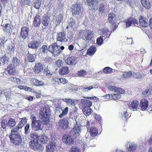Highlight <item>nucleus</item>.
Wrapping results in <instances>:
<instances>
[{
	"label": "nucleus",
	"mask_w": 152,
	"mask_h": 152,
	"mask_svg": "<svg viewBox=\"0 0 152 152\" xmlns=\"http://www.w3.org/2000/svg\"><path fill=\"white\" fill-rule=\"evenodd\" d=\"M143 6L147 9H149L151 7V4L148 0H141Z\"/></svg>",
	"instance_id": "72a5a7b5"
},
{
	"label": "nucleus",
	"mask_w": 152,
	"mask_h": 152,
	"mask_svg": "<svg viewBox=\"0 0 152 152\" xmlns=\"http://www.w3.org/2000/svg\"><path fill=\"white\" fill-rule=\"evenodd\" d=\"M24 125L22 123V122H19L17 124V126L11 129L14 131L18 132V131L19 129H21L23 126Z\"/></svg>",
	"instance_id": "e433bc0d"
},
{
	"label": "nucleus",
	"mask_w": 152,
	"mask_h": 152,
	"mask_svg": "<svg viewBox=\"0 0 152 152\" xmlns=\"http://www.w3.org/2000/svg\"><path fill=\"white\" fill-rule=\"evenodd\" d=\"M20 63V60L16 57H14L12 60V61L10 64L12 65V66L17 67L19 66Z\"/></svg>",
	"instance_id": "473e14b6"
},
{
	"label": "nucleus",
	"mask_w": 152,
	"mask_h": 152,
	"mask_svg": "<svg viewBox=\"0 0 152 152\" xmlns=\"http://www.w3.org/2000/svg\"><path fill=\"white\" fill-rule=\"evenodd\" d=\"M62 100L64 102H66L68 105L74 106L76 104V102L74 99L70 98H64Z\"/></svg>",
	"instance_id": "c756f323"
},
{
	"label": "nucleus",
	"mask_w": 152,
	"mask_h": 152,
	"mask_svg": "<svg viewBox=\"0 0 152 152\" xmlns=\"http://www.w3.org/2000/svg\"><path fill=\"white\" fill-rule=\"evenodd\" d=\"M76 124L74 125V128H73V132L75 134H79L80 131V127L77 125V122Z\"/></svg>",
	"instance_id": "4c0bfd02"
},
{
	"label": "nucleus",
	"mask_w": 152,
	"mask_h": 152,
	"mask_svg": "<svg viewBox=\"0 0 152 152\" xmlns=\"http://www.w3.org/2000/svg\"><path fill=\"white\" fill-rule=\"evenodd\" d=\"M69 122L67 118H64L60 121V126L64 129H66L68 127Z\"/></svg>",
	"instance_id": "2eb2a0df"
},
{
	"label": "nucleus",
	"mask_w": 152,
	"mask_h": 152,
	"mask_svg": "<svg viewBox=\"0 0 152 152\" xmlns=\"http://www.w3.org/2000/svg\"><path fill=\"white\" fill-rule=\"evenodd\" d=\"M132 74V72L131 71L128 72H123L122 77L124 78L127 79L131 77Z\"/></svg>",
	"instance_id": "ea45409f"
},
{
	"label": "nucleus",
	"mask_w": 152,
	"mask_h": 152,
	"mask_svg": "<svg viewBox=\"0 0 152 152\" xmlns=\"http://www.w3.org/2000/svg\"><path fill=\"white\" fill-rule=\"evenodd\" d=\"M29 29L27 26L22 27L21 29L20 37L23 39L28 38L29 34Z\"/></svg>",
	"instance_id": "423d86ee"
},
{
	"label": "nucleus",
	"mask_w": 152,
	"mask_h": 152,
	"mask_svg": "<svg viewBox=\"0 0 152 152\" xmlns=\"http://www.w3.org/2000/svg\"><path fill=\"white\" fill-rule=\"evenodd\" d=\"M108 20L110 23L113 24L115 23L116 18L115 14L111 13L108 15Z\"/></svg>",
	"instance_id": "c85d7f7f"
},
{
	"label": "nucleus",
	"mask_w": 152,
	"mask_h": 152,
	"mask_svg": "<svg viewBox=\"0 0 152 152\" xmlns=\"http://www.w3.org/2000/svg\"><path fill=\"white\" fill-rule=\"evenodd\" d=\"M36 57L35 54H29L27 55L26 60L28 62H34Z\"/></svg>",
	"instance_id": "b1692460"
},
{
	"label": "nucleus",
	"mask_w": 152,
	"mask_h": 152,
	"mask_svg": "<svg viewBox=\"0 0 152 152\" xmlns=\"http://www.w3.org/2000/svg\"><path fill=\"white\" fill-rule=\"evenodd\" d=\"M31 141L29 142L30 147L34 150L39 148L40 144L46 143L48 141V137L45 134L39 136L37 133L34 132L31 134Z\"/></svg>",
	"instance_id": "f03ea898"
},
{
	"label": "nucleus",
	"mask_w": 152,
	"mask_h": 152,
	"mask_svg": "<svg viewBox=\"0 0 152 152\" xmlns=\"http://www.w3.org/2000/svg\"><path fill=\"white\" fill-rule=\"evenodd\" d=\"M68 81L65 78H60V82L61 83L65 84L68 83Z\"/></svg>",
	"instance_id": "338daca9"
},
{
	"label": "nucleus",
	"mask_w": 152,
	"mask_h": 152,
	"mask_svg": "<svg viewBox=\"0 0 152 152\" xmlns=\"http://www.w3.org/2000/svg\"><path fill=\"white\" fill-rule=\"evenodd\" d=\"M105 9V5L103 3H101L99 6V12H100L102 13L104 12V11Z\"/></svg>",
	"instance_id": "09e8293b"
},
{
	"label": "nucleus",
	"mask_w": 152,
	"mask_h": 152,
	"mask_svg": "<svg viewBox=\"0 0 152 152\" xmlns=\"http://www.w3.org/2000/svg\"><path fill=\"white\" fill-rule=\"evenodd\" d=\"M41 44V41H31L28 44V47L30 48L37 49Z\"/></svg>",
	"instance_id": "9d476101"
},
{
	"label": "nucleus",
	"mask_w": 152,
	"mask_h": 152,
	"mask_svg": "<svg viewBox=\"0 0 152 152\" xmlns=\"http://www.w3.org/2000/svg\"><path fill=\"white\" fill-rule=\"evenodd\" d=\"M9 137L10 142L14 145H19L22 142V137L19 132L11 130Z\"/></svg>",
	"instance_id": "7ed1b4c3"
},
{
	"label": "nucleus",
	"mask_w": 152,
	"mask_h": 152,
	"mask_svg": "<svg viewBox=\"0 0 152 152\" xmlns=\"http://www.w3.org/2000/svg\"><path fill=\"white\" fill-rule=\"evenodd\" d=\"M31 0H20V3L21 4L25 5L26 4L27 5H29L30 3Z\"/></svg>",
	"instance_id": "680f3d73"
},
{
	"label": "nucleus",
	"mask_w": 152,
	"mask_h": 152,
	"mask_svg": "<svg viewBox=\"0 0 152 152\" xmlns=\"http://www.w3.org/2000/svg\"><path fill=\"white\" fill-rule=\"evenodd\" d=\"M137 148V146L136 145L134 144H131L129 145L127 152H134Z\"/></svg>",
	"instance_id": "c9c22d12"
},
{
	"label": "nucleus",
	"mask_w": 152,
	"mask_h": 152,
	"mask_svg": "<svg viewBox=\"0 0 152 152\" xmlns=\"http://www.w3.org/2000/svg\"><path fill=\"white\" fill-rule=\"evenodd\" d=\"M96 51V48L95 45L91 46L87 50L86 54L90 55H93Z\"/></svg>",
	"instance_id": "7c9ffc66"
},
{
	"label": "nucleus",
	"mask_w": 152,
	"mask_h": 152,
	"mask_svg": "<svg viewBox=\"0 0 152 152\" xmlns=\"http://www.w3.org/2000/svg\"><path fill=\"white\" fill-rule=\"evenodd\" d=\"M15 68L16 67L12 66V65L10 64L7 68V70L9 74L11 75H15L16 71Z\"/></svg>",
	"instance_id": "393cba45"
},
{
	"label": "nucleus",
	"mask_w": 152,
	"mask_h": 152,
	"mask_svg": "<svg viewBox=\"0 0 152 152\" xmlns=\"http://www.w3.org/2000/svg\"><path fill=\"white\" fill-rule=\"evenodd\" d=\"M30 125L27 124L25 127V133L26 134H28L30 132Z\"/></svg>",
	"instance_id": "bf43d9fd"
},
{
	"label": "nucleus",
	"mask_w": 152,
	"mask_h": 152,
	"mask_svg": "<svg viewBox=\"0 0 152 152\" xmlns=\"http://www.w3.org/2000/svg\"><path fill=\"white\" fill-rule=\"evenodd\" d=\"M94 117L95 119H96L98 122H100L102 120L101 117L97 115V114H94Z\"/></svg>",
	"instance_id": "774afa93"
},
{
	"label": "nucleus",
	"mask_w": 152,
	"mask_h": 152,
	"mask_svg": "<svg viewBox=\"0 0 152 152\" xmlns=\"http://www.w3.org/2000/svg\"><path fill=\"white\" fill-rule=\"evenodd\" d=\"M63 20V16L62 14H60L57 16L56 21L57 23L58 24H59Z\"/></svg>",
	"instance_id": "603ef678"
},
{
	"label": "nucleus",
	"mask_w": 152,
	"mask_h": 152,
	"mask_svg": "<svg viewBox=\"0 0 152 152\" xmlns=\"http://www.w3.org/2000/svg\"><path fill=\"white\" fill-rule=\"evenodd\" d=\"M44 73L46 75H50L52 74L48 68H46L44 69Z\"/></svg>",
	"instance_id": "052dcab7"
},
{
	"label": "nucleus",
	"mask_w": 152,
	"mask_h": 152,
	"mask_svg": "<svg viewBox=\"0 0 152 152\" xmlns=\"http://www.w3.org/2000/svg\"><path fill=\"white\" fill-rule=\"evenodd\" d=\"M31 81L33 85L38 86H43L45 84V83L43 81L39 80L36 78H31Z\"/></svg>",
	"instance_id": "412c9836"
},
{
	"label": "nucleus",
	"mask_w": 152,
	"mask_h": 152,
	"mask_svg": "<svg viewBox=\"0 0 152 152\" xmlns=\"http://www.w3.org/2000/svg\"><path fill=\"white\" fill-rule=\"evenodd\" d=\"M139 106L142 110L145 111L148 107V102L145 99H142L140 101Z\"/></svg>",
	"instance_id": "9b49d317"
},
{
	"label": "nucleus",
	"mask_w": 152,
	"mask_h": 152,
	"mask_svg": "<svg viewBox=\"0 0 152 152\" xmlns=\"http://www.w3.org/2000/svg\"><path fill=\"white\" fill-rule=\"evenodd\" d=\"M69 71L68 67L65 66L62 67L59 70V73L61 75H64L68 74Z\"/></svg>",
	"instance_id": "5701e85b"
},
{
	"label": "nucleus",
	"mask_w": 152,
	"mask_h": 152,
	"mask_svg": "<svg viewBox=\"0 0 152 152\" xmlns=\"http://www.w3.org/2000/svg\"><path fill=\"white\" fill-rule=\"evenodd\" d=\"M48 51L52 53L53 56H58L61 52L60 46H58L56 43H54L50 45L48 48Z\"/></svg>",
	"instance_id": "20e7f679"
},
{
	"label": "nucleus",
	"mask_w": 152,
	"mask_h": 152,
	"mask_svg": "<svg viewBox=\"0 0 152 152\" xmlns=\"http://www.w3.org/2000/svg\"><path fill=\"white\" fill-rule=\"evenodd\" d=\"M83 111L84 114L86 116H89L92 112V110L90 107L83 108Z\"/></svg>",
	"instance_id": "f704fd0d"
},
{
	"label": "nucleus",
	"mask_w": 152,
	"mask_h": 152,
	"mask_svg": "<svg viewBox=\"0 0 152 152\" xmlns=\"http://www.w3.org/2000/svg\"><path fill=\"white\" fill-rule=\"evenodd\" d=\"M139 22L141 25L143 27H146L148 25L147 20L146 18L144 16L140 17Z\"/></svg>",
	"instance_id": "bb28decb"
},
{
	"label": "nucleus",
	"mask_w": 152,
	"mask_h": 152,
	"mask_svg": "<svg viewBox=\"0 0 152 152\" xmlns=\"http://www.w3.org/2000/svg\"><path fill=\"white\" fill-rule=\"evenodd\" d=\"M113 69L110 67L107 66L103 69V72L104 74H110L112 72Z\"/></svg>",
	"instance_id": "a19ab883"
},
{
	"label": "nucleus",
	"mask_w": 152,
	"mask_h": 152,
	"mask_svg": "<svg viewBox=\"0 0 152 152\" xmlns=\"http://www.w3.org/2000/svg\"><path fill=\"white\" fill-rule=\"evenodd\" d=\"M93 86H89L88 87H84L83 88V91L84 92L88 91L93 89Z\"/></svg>",
	"instance_id": "0e129e2a"
},
{
	"label": "nucleus",
	"mask_w": 152,
	"mask_h": 152,
	"mask_svg": "<svg viewBox=\"0 0 152 152\" xmlns=\"http://www.w3.org/2000/svg\"><path fill=\"white\" fill-rule=\"evenodd\" d=\"M1 126L3 129H6L7 126V121L5 119H3L1 122Z\"/></svg>",
	"instance_id": "a18cd8bd"
},
{
	"label": "nucleus",
	"mask_w": 152,
	"mask_h": 152,
	"mask_svg": "<svg viewBox=\"0 0 152 152\" xmlns=\"http://www.w3.org/2000/svg\"><path fill=\"white\" fill-rule=\"evenodd\" d=\"M41 2L40 0H36L33 4L34 7L36 9H39L41 6Z\"/></svg>",
	"instance_id": "79ce46f5"
},
{
	"label": "nucleus",
	"mask_w": 152,
	"mask_h": 152,
	"mask_svg": "<svg viewBox=\"0 0 152 152\" xmlns=\"http://www.w3.org/2000/svg\"><path fill=\"white\" fill-rule=\"evenodd\" d=\"M8 58L4 55L2 57L0 58V61H1L4 64L7 63L8 61Z\"/></svg>",
	"instance_id": "49530a36"
},
{
	"label": "nucleus",
	"mask_w": 152,
	"mask_h": 152,
	"mask_svg": "<svg viewBox=\"0 0 152 152\" xmlns=\"http://www.w3.org/2000/svg\"><path fill=\"white\" fill-rule=\"evenodd\" d=\"M121 95L119 94H112V99L113 100H117L121 98Z\"/></svg>",
	"instance_id": "8fccbe9b"
},
{
	"label": "nucleus",
	"mask_w": 152,
	"mask_h": 152,
	"mask_svg": "<svg viewBox=\"0 0 152 152\" xmlns=\"http://www.w3.org/2000/svg\"><path fill=\"white\" fill-rule=\"evenodd\" d=\"M69 108L68 107H66L64 110H63L62 113L59 115L60 118H61L65 115L68 113Z\"/></svg>",
	"instance_id": "c03bdc74"
},
{
	"label": "nucleus",
	"mask_w": 152,
	"mask_h": 152,
	"mask_svg": "<svg viewBox=\"0 0 152 152\" xmlns=\"http://www.w3.org/2000/svg\"><path fill=\"white\" fill-rule=\"evenodd\" d=\"M62 140L64 142L69 145H72L74 143L73 139L68 134L63 135Z\"/></svg>",
	"instance_id": "0eeeda50"
},
{
	"label": "nucleus",
	"mask_w": 152,
	"mask_h": 152,
	"mask_svg": "<svg viewBox=\"0 0 152 152\" xmlns=\"http://www.w3.org/2000/svg\"><path fill=\"white\" fill-rule=\"evenodd\" d=\"M72 12L73 15H79L81 12L80 4L75 3L72 7Z\"/></svg>",
	"instance_id": "6e6552de"
},
{
	"label": "nucleus",
	"mask_w": 152,
	"mask_h": 152,
	"mask_svg": "<svg viewBox=\"0 0 152 152\" xmlns=\"http://www.w3.org/2000/svg\"><path fill=\"white\" fill-rule=\"evenodd\" d=\"M65 61L66 63L69 65L73 66L75 65L76 63V58L73 56L68 58L65 60Z\"/></svg>",
	"instance_id": "f3484780"
},
{
	"label": "nucleus",
	"mask_w": 152,
	"mask_h": 152,
	"mask_svg": "<svg viewBox=\"0 0 152 152\" xmlns=\"http://www.w3.org/2000/svg\"><path fill=\"white\" fill-rule=\"evenodd\" d=\"M87 72L85 70L82 69L78 71L77 74L80 77H84L87 74Z\"/></svg>",
	"instance_id": "37998d69"
},
{
	"label": "nucleus",
	"mask_w": 152,
	"mask_h": 152,
	"mask_svg": "<svg viewBox=\"0 0 152 152\" xmlns=\"http://www.w3.org/2000/svg\"><path fill=\"white\" fill-rule=\"evenodd\" d=\"M96 41V43L98 45H101L103 44L104 39L102 37L100 36L97 39Z\"/></svg>",
	"instance_id": "de8ad7c7"
},
{
	"label": "nucleus",
	"mask_w": 152,
	"mask_h": 152,
	"mask_svg": "<svg viewBox=\"0 0 152 152\" xmlns=\"http://www.w3.org/2000/svg\"><path fill=\"white\" fill-rule=\"evenodd\" d=\"M126 26L129 27L132 25H134L136 23H137V21L135 18L130 17L127 19L125 21Z\"/></svg>",
	"instance_id": "dca6fc26"
},
{
	"label": "nucleus",
	"mask_w": 152,
	"mask_h": 152,
	"mask_svg": "<svg viewBox=\"0 0 152 152\" xmlns=\"http://www.w3.org/2000/svg\"><path fill=\"white\" fill-rule=\"evenodd\" d=\"M86 3L87 5L94 10H97L98 8L99 2L96 0H87Z\"/></svg>",
	"instance_id": "1a4fd4ad"
},
{
	"label": "nucleus",
	"mask_w": 152,
	"mask_h": 152,
	"mask_svg": "<svg viewBox=\"0 0 152 152\" xmlns=\"http://www.w3.org/2000/svg\"><path fill=\"white\" fill-rule=\"evenodd\" d=\"M41 50L42 53H46L48 52V47L46 45H43L41 48Z\"/></svg>",
	"instance_id": "3c124183"
},
{
	"label": "nucleus",
	"mask_w": 152,
	"mask_h": 152,
	"mask_svg": "<svg viewBox=\"0 0 152 152\" xmlns=\"http://www.w3.org/2000/svg\"><path fill=\"white\" fill-rule=\"evenodd\" d=\"M50 108L46 106L41 109L39 117L41 120H37V117L34 115H31L32 129L36 131L42 130L43 125H47L50 122Z\"/></svg>",
	"instance_id": "f257e3e1"
},
{
	"label": "nucleus",
	"mask_w": 152,
	"mask_h": 152,
	"mask_svg": "<svg viewBox=\"0 0 152 152\" xmlns=\"http://www.w3.org/2000/svg\"><path fill=\"white\" fill-rule=\"evenodd\" d=\"M60 78L54 77L53 78L52 81L54 84H56V83H59Z\"/></svg>",
	"instance_id": "e2e57ef3"
},
{
	"label": "nucleus",
	"mask_w": 152,
	"mask_h": 152,
	"mask_svg": "<svg viewBox=\"0 0 152 152\" xmlns=\"http://www.w3.org/2000/svg\"><path fill=\"white\" fill-rule=\"evenodd\" d=\"M66 34L64 32H60L58 34L57 40L60 42L65 41L66 39Z\"/></svg>",
	"instance_id": "4be33fe9"
},
{
	"label": "nucleus",
	"mask_w": 152,
	"mask_h": 152,
	"mask_svg": "<svg viewBox=\"0 0 152 152\" xmlns=\"http://www.w3.org/2000/svg\"><path fill=\"white\" fill-rule=\"evenodd\" d=\"M9 80L17 84H19L21 82V79L15 76H11L9 78Z\"/></svg>",
	"instance_id": "2f4dec72"
},
{
	"label": "nucleus",
	"mask_w": 152,
	"mask_h": 152,
	"mask_svg": "<svg viewBox=\"0 0 152 152\" xmlns=\"http://www.w3.org/2000/svg\"><path fill=\"white\" fill-rule=\"evenodd\" d=\"M8 124L10 127L12 128L15 125L16 122L14 119L10 118L8 121Z\"/></svg>",
	"instance_id": "58836bf2"
},
{
	"label": "nucleus",
	"mask_w": 152,
	"mask_h": 152,
	"mask_svg": "<svg viewBox=\"0 0 152 152\" xmlns=\"http://www.w3.org/2000/svg\"><path fill=\"white\" fill-rule=\"evenodd\" d=\"M55 63L56 65L58 67H60L63 65V62L60 59L56 61Z\"/></svg>",
	"instance_id": "6e6d98bb"
},
{
	"label": "nucleus",
	"mask_w": 152,
	"mask_h": 152,
	"mask_svg": "<svg viewBox=\"0 0 152 152\" xmlns=\"http://www.w3.org/2000/svg\"><path fill=\"white\" fill-rule=\"evenodd\" d=\"M56 144L55 142L51 141L46 146V152H53L55 150Z\"/></svg>",
	"instance_id": "ddd939ff"
},
{
	"label": "nucleus",
	"mask_w": 152,
	"mask_h": 152,
	"mask_svg": "<svg viewBox=\"0 0 152 152\" xmlns=\"http://www.w3.org/2000/svg\"><path fill=\"white\" fill-rule=\"evenodd\" d=\"M142 94L144 95L145 96L150 95V92L149 88L145 89L144 91H143L142 92Z\"/></svg>",
	"instance_id": "13d9d810"
},
{
	"label": "nucleus",
	"mask_w": 152,
	"mask_h": 152,
	"mask_svg": "<svg viewBox=\"0 0 152 152\" xmlns=\"http://www.w3.org/2000/svg\"><path fill=\"white\" fill-rule=\"evenodd\" d=\"M124 92L125 91L124 89L118 88L115 93H117L120 94H124Z\"/></svg>",
	"instance_id": "69168bd1"
},
{
	"label": "nucleus",
	"mask_w": 152,
	"mask_h": 152,
	"mask_svg": "<svg viewBox=\"0 0 152 152\" xmlns=\"http://www.w3.org/2000/svg\"><path fill=\"white\" fill-rule=\"evenodd\" d=\"M51 13L47 12L44 14L42 18V23L45 28L48 27L50 23Z\"/></svg>",
	"instance_id": "39448f33"
},
{
	"label": "nucleus",
	"mask_w": 152,
	"mask_h": 152,
	"mask_svg": "<svg viewBox=\"0 0 152 152\" xmlns=\"http://www.w3.org/2000/svg\"><path fill=\"white\" fill-rule=\"evenodd\" d=\"M2 26L4 32L10 34L12 32V25L11 24L7 23L4 24Z\"/></svg>",
	"instance_id": "f8f14e48"
},
{
	"label": "nucleus",
	"mask_w": 152,
	"mask_h": 152,
	"mask_svg": "<svg viewBox=\"0 0 152 152\" xmlns=\"http://www.w3.org/2000/svg\"><path fill=\"white\" fill-rule=\"evenodd\" d=\"M40 37L38 34H36L34 36H32L31 39L35 41H41L40 39Z\"/></svg>",
	"instance_id": "864d4df0"
},
{
	"label": "nucleus",
	"mask_w": 152,
	"mask_h": 152,
	"mask_svg": "<svg viewBox=\"0 0 152 152\" xmlns=\"http://www.w3.org/2000/svg\"><path fill=\"white\" fill-rule=\"evenodd\" d=\"M71 152H80V149L77 146H73L70 148Z\"/></svg>",
	"instance_id": "5fc2aeb1"
},
{
	"label": "nucleus",
	"mask_w": 152,
	"mask_h": 152,
	"mask_svg": "<svg viewBox=\"0 0 152 152\" xmlns=\"http://www.w3.org/2000/svg\"><path fill=\"white\" fill-rule=\"evenodd\" d=\"M83 108H88L92 106V102L91 101L85 99H83L81 100Z\"/></svg>",
	"instance_id": "aec40b11"
},
{
	"label": "nucleus",
	"mask_w": 152,
	"mask_h": 152,
	"mask_svg": "<svg viewBox=\"0 0 152 152\" xmlns=\"http://www.w3.org/2000/svg\"><path fill=\"white\" fill-rule=\"evenodd\" d=\"M94 32L91 30H86L84 34V37L86 41L90 40L93 37Z\"/></svg>",
	"instance_id": "a211bd4d"
},
{
	"label": "nucleus",
	"mask_w": 152,
	"mask_h": 152,
	"mask_svg": "<svg viewBox=\"0 0 152 152\" xmlns=\"http://www.w3.org/2000/svg\"><path fill=\"white\" fill-rule=\"evenodd\" d=\"M90 135L92 137L96 136L98 133V129L95 126H91L89 129Z\"/></svg>",
	"instance_id": "6ab92c4d"
},
{
	"label": "nucleus",
	"mask_w": 152,
	"mask_h": 152,
	"mask_svg": "<svg viewBox=\"0 0 152 152\" xmlns=\"http://www.w3.org/2000/svg\"><path fill=\"white\" fill-rule=\"evenodd\" d=\"M45 62L50 64L52 61V58L49 56H46L44 60Z\"/></svg>",
	"instance_id": "4d7b16f0"
},
{
	"label": "nucleus",
	"mask_w": 152,
	"mask_h": 152,
	"mask_svg": "<svg viewBox=\"0 0 152 152\" xmlns=\"http://www.w3.org/2000/svg\"><path fill=\"white\" fill-rule=\"evenodd\" d=\"M41 16L37 14L34 18L33 25L35 27H39L41 24Z\"/></svg>",
	"instance_id": "4468645a"
},
{
	"label": "nucleus",
	"mask_w": 152,
	"mask_h": 152,
	"mask_svg": "<svg viewBox=\"0 0 152 152\" xmlns=\"http://www.w3.org/2000/svg\"><path fill=\"white\" fill-rule=\"evenodd\" d=\"M139 105V101L138 100H134L132 102L129 107L131 109H132L133 111L136 110Z\"/></svg>",
	"instance_id": "cd10ccee"
},
{
	"label": "nucleus",
	"mask_w": 152,
	"mask_h": 152,
	"mask_svg": "<svg viewBox=\"0 0 152 152\" xmlns=\"http://www.w3.org/2000/svg\"><path fill=\"white\" fill-rule=\"evenodd\" d=\"M43 66L40 63H38L37 64H36L34 67V71L36 73H39L41 72L43 70Z\"/></svg>",
	"instance_id": "a878e982"
}]
</instances>
